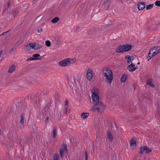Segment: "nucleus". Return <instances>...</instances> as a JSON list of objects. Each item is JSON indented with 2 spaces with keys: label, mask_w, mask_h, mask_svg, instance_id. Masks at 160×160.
Masks as SVG:
<instances>
[{
  "label": "nucleus",
  "mask_w": 160,
  "mask_h": 160,
  "mask_svg": "<svg viewBox=\"0 0 160 160\" xmlns=\"http://www.w3.org/2000/svg\"><path fill=\"white\" fill-rule=\"evenodd\" d=\"M67 146L66 144H63L62 146V149L60 150V155L62 158L64 157L63 152L67 151Z\"/></svg>",
  "instance_id": "nucleus-8"
},
{
  "label": "nucleus",
  "mask_w": 160,
  "mask_h": 160,
  "mask_svg": "<svg viewBox=\"0 0 160 160\" xmlns=\"http://www.w3.org/2000/svg\"><path fill=\"white\" fill-rule=\"evenodd\" d=\"M93 71L92 69L89 68L87 71L86 77L87 79L90 81L93 77Z\"/></svg>",
  "instance_id": "nucleus-7"
},
{
  "label": "nucleus",
  "mask_w": 160,
  "mask_h": 160,
  "mask_svg": "<svg viewBox=\"0 0 160 160\" xmlns=\"http://www.w3.org/2000/svg\"><path fill=\"white\" fill-rule=\"evenodd\" d=\"M36 59L35 58H28L27 59V61H28V60H35Z\"/></svg>",
  "instance_id": "nucleus-32"
},
{
  "label": "nucleus",
  "mask_w": 160,
  "mask_h": 160,
  "mask_svg": "<svg viewBox=\"0 0 160 160\" xmlns=\"http://www.w3.org/2000/svg\"><path fill=\"white\" fill-rule=\"evenodd\" d=\"M53 160H59V156L55 154L53 156Z\"/></svg>",
  "instance_id": "nucleus-27"
},
{
  "label": "nucleus",
  "mask_w": 160,
  "mask_h": 160,
  "mask_svg": "<svg viewBox=\"0 0 160 160\" xmlns=\"http://www.w3.org/2000/svg\"><path fill=\"white\" fill-rule=\"evenodd\" d=\"M68 101L67 99L66 100V101L65 102V106H68Z\"/></svg>",
  "instance_id": "nucleus-34"
},
{
  "label": "nucleus",
  "mask_w": 160,
  "mask_h": 160,
  "mask_svg": "<svg viewBox=\"0 0 160 160\" xmlns=\"http://www.w3.org/2000/svg\"><path fill=\"white\" fill-rule=\"evenodd\" d=\"M56 129L55 127L53 128L52 135L53 137L55 138L56 137Z\"/></svg>",
  "instance_id": "nucleus-24"
},
{
  "label": "nucleus",
  "mask_w": 160,
  "mask_h": 160,
  "mask_svg": "<svg viewBox=\"0 0 160 160\" xmlns=\"http://www.w3.org/2000/svg\"><path fill=\"white\" fill-rule=\"evenodd\" d=\"M153 4H149L146 7V9L147 10L150 9L153 7Z\"/></svg>",
  "instance_id": "nucleus-25"
},
{
  "label": "nucleus",
  "mask_w": 160,
  "mask_h": 160,
  "mask_svg": "<svg viewBox=\"0 0 160 160\" xmlns=\"http://www.w3.org/2000/svg\"><path fill=\"white\" fill-rule=\"evenodd\" d=\"M11 6V2L10 1H8V7H9Z\"/></svg>",
  "instance_id": "nucleus-35"
},
{
  "label": "nucleus",
  "mask_w": 160,
  "mask_h": 160,
  "mask_svg": "<svg viewBox=\"0 0 160 160\" xmlns=\"http://www.w3.org/2000/svg\"><path fill=\"white\" fill-rule=\"evenodd\" d=\"M32 49L37 50L42 48V46L38 43H32Z\"/></svg>",
  "instance_id": "nucleus-12"
},
{
  "label": "nucleus",
  "mask_w": 160,
  "mask_h": 160,
  "mask_svg": "<svg viewBox=\"0 0 160 160\" xmlns=\"http://www.w3.org/2000/svg\"><path fill=\"white\" fill-rule=\"evenodd\" d=\"M45 44L47 47H49L51 46V43L49 40H46L45 42Z\"/></svg>",
  "instance_id": "nucleus-23"
},
{
  "label": "nucleus",
  "mask_w": 160,
  "mask_h": 160,
  "mask_svg": "<svg viewBox=\"0 0 160 160\" xmlns=\"http://www.w3.org/2000/svg\"><path fill=\"white\" fill-rule=\"evenodd\" d=\"M108 138L110 141H112L113 139V137L112 134L110 132H107Z\"/></svg>",
  "instance_id": "nucleus-16"
},
{
  "label": "nucleus",
  "mask_w": 160,
  "mask_h": 160,
  "mask_svg": "<svg viewBox=\"0 0 160 160\" xmlns=\"http://www.w3.org/2000/svg\"><path fill=\"white\" fill-rule=\"evenodd\" d=\"M20 123L21 124H23L24 122V116L22 114H21L20 115Z\"/></svg>",
  "instance_id": "nucleus-22"
},
{
  "label": "nucleus",
  "mask_w": 160,
  "mask_h": 160,
  "mask_svg": "<svg viewBox=\"0 0 160 160\" xmlns=\"http://www.w3.org/2000/svg\"><path fill=\"white\" fill-rule=\"evenodd\" d=\"M102 74L105 78L106 82L111 84L113 80V74L112 70L108 67L104 68L102 70Z\"/></svg>",
  "instance_id": "nucleus-1"
},
{
  "label": "nucleus",
  "mask_w": 160,
  "mask_h": 160,
  "mask_svg": "<svg viewBox=\"0 0 160 160\" xmlns=\"http://www.w3.org/2000/svg\"><path fill=\"white\" fill-rule=\"evenodd\" d=\"M32 43H29L28 44L24 46V49L28 50L32 49Z\"/></svg>",
  "instance_id": "nucleus-15"
},
{
  "label": "nucleus",
  "mask_w": 160,
  "mask_h": 160,
  "mask_svg": "<svg viewBox=\"0 0 160 160\" xmlns=\"http://www.w3.org/2000/svg\"><path fill=\"white\" fill-rule=\"evenodd\" d=\"M85 160H88V155L87 152H85Z\"/></svg>",
  "instance_id": "nucleus-33"
},
{
  "label": "nucleus",
  "mask_w": 160,
  "mask_h": 160,
  "mask_svg": "<svg viewBox=\"0 0 160 160\" xmlns=\"http://www.w3.org/2000/svg\"><path fill=\"white\" fill-rule=\"evenodd\" d=\"M89 115L88 113L83 112L82 114L81 117L83 119H85Z\"/></svg>",
  "instance_id": "nucleus-18"
},
{
  "label": "nucleus",
  "mask_w": 160,
  "mask_h": 160,
  "mask_svg": "<svg viewBox=\"0 0 160 160\" xmlns=\"http://www.w3.org/2000/svg\"><path fill=\"white\" fill-rule=\"evenodd\" d=\"M147 83L152 88H154V85L153 82V80L152 79H148L147 81Z\"/></svg>",
  "instance_id": "nucleus-13"
},
{
  "label": "nucleus",
  "mask_w": 160,
  "mask_h": 160,
  "mask_svg": "<svg viewBox=\"0 0 160 160\" xmlns=\"http://www.w3.org/2000/svg\"><path fill=\"white\" fill-rule=\"evenodd\" d=\"M2 51H0V58H1V55L2 54Z\"/></svg>",
  "instance_id": "nucleus-38"
},
{
  "label": "nucleus",
  "mask_w": 160,
  "mask_h": 160,
  "mask_svg": "<svg viewBox=\"0 0 160 160\" xmlns=\"http://www.w3.org/2000/svg\"><path fill=\"white\" fill-rule=\"evenodd\" d=\"M154 56H153L151 53L149 51L147 57L148 61L150 60Z\"/></svg>",
  "instance_id": "nucleus-21"
},
{
  "label": "nucleus",
  "mask_w": 160,
  "mask_h": 160,
  "mask_svg": "<svg viewBox=\"0 0 160 160\" xmlns=\"http://www.w3.org/2000/svg\"><path fill=\"white\" fill-rule=\"evenodd\" d=\"M153 56H155L160 52V46L154 47L149 51Z\"/></svg>",
  "instance_id": "nucleus-6"
},
{
  "label": "nucleus",
  "mask_w": 160,
  "mask_h": 160,
  "mask_svg": "<svg viewBox=\"0 0 160 160\" xmlns=\"http://www.w3.org/2000/svg\"><path fill=\"white\" fill-rule=\"evenodd\" d=\"M35 0H34L33 2H32V3H33L34 4L35 3Z\"/></svg>",
  "instance_id": "nucleus-39"
},
{
  "label": "nucleus",
  "mask_w": 160,
  "mask_h": 160,
  "mask_svg": "<svg viewBox=\"0 0 160 160\" xmlns=\"http://www.w3.org/2000/svg\"><path fill=\"white\" fill-rule=\"evenodd\" d=\"M65 109V111L66 112H67L68 111V106H65L64 107Z\"/></svg>",
  "instance_id": "nucleus-31"
},
{
  "label": "nucleus",
  "mask_w": 160,
  "mask_h": 160,
  "mask_svg": "<svg viewBox=\"0 0 160 160\" xmlns=\"http://www.w3.org/2000/svg\"><path fill=\"white\" fill-rule=\"evenodd\" d=\"M130 146L133 148L136 146V141L133 138H132L130 140Z\"/></svg>",
  "instance_id": "nucleus-14"
},
{
  "label": "nucleus",
  "mask_w": 160,
  "mask_h": 160,
  "mask_svg": "<svg viewBox=\"0 0 160 160\" xmlns=\"http://www.w3.org/2000/svg\"><path fill=\"white\" fill-rule=\"evenodd\" d=\"M127 79V76L126 75H123L121 78V81L122 82H125Z\"/></svg>",
  "instance_id": "nucleus-20"
},
{
  "label": "nucleus",
  "mask_w": 160,
  "mask_h": 160,
  "mask_svg": "<svg viewBox=\"0 0 160 160\" xmlns=\"http://www.w3.org/2000/svg\"><path fill=\"white\" fill-rule=\"evenodd\" d=\"M151 151V149H150L149 148H148L146 147L145 152L146 153H149Z\"/></svg>",
  "instance_id": "nucleus-29"
},
{
  "label": "nucleus",
  "mask_w": 160,
  "mask_h": 160,
  "mask_svg": "<svg viewBox=\"0 0 160 160\" xmlns=\"http://www.w3.org/2000/svg\"><path fill=\"white\" fill-rule=\"evenodd\" d=\"M48 117H47V118H46V121H45V123H47L48 122Z\"/></svg>",
  "instance_id": "nucleus-37"
},
{
  "label": "nucleus",
  "mask_w": 160,
  "mask_h": 160,
  "mask_svg": "<svg viewBox=\"0 0 160 160\" xmlns=\"http://www.w3.org/2000/svg\"><path fill=\"white\" fill-rule=\"evenodd\" d=\"M140 64V62H138V64Z\"/></svg>",
  "instance_id": "nucleus-41"
},
{
  "label": "nucleus",
  "mask_w": 160,
  "mask_h": 160,
  "mask_svg": "<svg viewBox=\"0 0 160 160\" xmlns=\"http://www.w3.org/2000/svg\"><path fill=\"white\" fill-rule=\"evenodd\" d=\"M92 93V98L93 104L100 102V96L98 90L96 88H94L91 90Z\"/></svg>",
  "instance_id": "nucleus-3"
},
{
  "label": "nucleus",
  "mask_w": 160,
  "mask_h": 160,
  "mask_svg": "<svg viewBox=\"0 0 160 160\" xmlns=\"http://www.w3.org/2000/svg\"><path fill=\"white\" fill-rule=\"evenodd\" d=\"M145 2H141L138 4V8L139 10H142L145 8Z\"/></svg>",
  "instance_id": "nucleus-11"
},
{
  "label": "nucleus",
  "mask_w": 160,
  "mask_h": 160,
  "mask_svg": "<svg viewBox=\"0 0 160 160\" xmlns=\"http://www.w3.org/2000/svg\"><path fill=\"white\" fill-rule=\"evenodd\" d=\"M132 47V46L128 44L121 45L118 47L116 51L118 53L127 52L131 49Z\"/></svg>",
  "instance_id": "nucleus-5"
},
{
  "label": "nucleus",
  "mask_w": 160,
  "mask_h": 160,
  "mask_svg": "<svg viewBox=\"0 0 160 160\" xmlns=\"http://www.w3.org/2000/svg\"><path fill=\"white\" fill-rule=\"evenodd\" d=\"M105 106L101 102L93 104L90 110L92 112H102L104 110Z\"/></svg>",
  "instance_id": "nucleus-2"
},
{
  "label": "nucleus",
  "mask_w": 160,
  "mask_h": 160,
  "mask_svg": "<svg viewBox=\"0 0 160 160\" xmlns=\"http://www.w3.org/2000/svg\"><path fill=\"white\" fill-rule=\"evenodd\" d=\"M125 59L128 63L132 62V60L133 59V57L132 55H127L125 56Z\"/></svg>",
  "instance_id": "nucleus-10"
},
{
  "label": "nucleus",
  "mask_w": 160,
  "mask_h": 160,
  "mask_svg": "<svg viewBox=\"0 0 160 160\" xmlns=\"http://www.w3.org/2000/svg\"><path fill=\"white\" fill-rule=\"evenodd\" d=\"M15 68V66L14 65H12L9 67L8 70V72L9 73L12 72L14 71Z\"/></svg>",
  "instance_id": "nucleus-17"
},
{
  "label": "nucleus",
  "mask_w": 160,
  "mask_h": 160,
  "mask_svg": "<svg viewBox=\"0 0 160 160\" xmlns=\"http://www.w3.org/2000/svg\"><path fill=\"white\" fill-rule=\"evenodd\" d=\"M40 56V55L38 54H36L33 55V57L35 58H37Z\"/></svg>",
  "instance_id": "nucleus-30"
},
{
  "label": "nucleus",
  "mask_w": 160,
  "mask_h": 160,
  "mask_svg": "<svg viewBox=\"0 0 160 160\" xmlns=\"http://www.w3.org/2000/svg\"><path fill=\"white\" fill-rule=\"evenodd\" d=\"M42 29L41 28L39 29H38V32H42Z\"/></svg>",
  "instance_id": "nucleus-36"
},
{
  "label": "nucleus",
  "mask_w": 160,
  "mask_h": 160,
  "mask_svg": "<svg viewBox=\"0 0 160 160\" xmlns=\"http://www.w3.org/2000/svg\"><path fill=\"white\" fill-rule=\"evenodd\" d=\"M59 20V18L58 17H56L52 19L51 20V22L53 23L57 22Z\"/></svg>",
  "instance_id": "nucleus-19"
},
{
  "label": "nucleus",
  "mask_w": 160,
  "mask_h": 160,
  "mask_svg": "<svg viewBox=\"0 0 160 160\" xmlns=\"http://www.w3.org/2000/svg\"><path fill=\"white\" fill-rule=\"evenodd\" d=\"M137 66L135 65L133 63H132L128 66V68L129 71L132 72L137 69Z\"/></svg>",
  "instance_id": "nucleus-9"
},
{
  "label": "nucleus",
  "mask_w": 160,
  "mask_h": 160,
  "mask_svg": "<svg viewBox=\"0 0 160 160\" xmlns=\"http://www.w3.org/2000/svg\"><path fill=\"white\" fill-rule=\"evenodd\" d=\"M155 4L157 6L160 7V1H157L155 2Z\"/></svg>",
  "instance_id": "nucleus-28"
},
{
  "label": "nucleus",
  "mask_w": 160,
  "mask_h": 160,
  "mask_svg": "<svg viewBox=\"0 0 160 160\" xmlns=\"http://www.w3.org/2000/svg\"><path fill=\"white\" fill-rule=\"evenodd\" d=\"M76 61V60L75 58H68L60 61L59 63V65L62 67L69 66L73 64Z\"/></svg>",
  "instance_id": "nucleus-4"
},
{
  "label": "nucleus",
  "mask_w": 160,
  "mask_h": 160,
  "mask_svg": "<svg viewBox=\"0 0 160 160\" xmlns=\"http://www.w3.org/2000/svg\"><path fill=\"white\" fill-rule=\"evenodd\" d=\"M146 147L143 146L140 148V152L143 153L145 152Z\"/></svg>",
  "instance_id": "nucleus-26"
},
{
  "label": "nucleus",
  "mask_w": 160,
  "mask_h": 160,
  "mask_svg": "<svg viewBox=\"0 0 160 160\" xmlns=\"http://www.w3.org/2000/svg\"><path fill=\"white\" fill-rule=\"evenodd\" d=\"M158 26H160V23L158 24Z\"/></svg>",
  "instance_id": "nucleus-40"
}]
</instances>
